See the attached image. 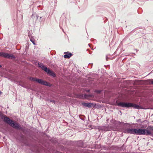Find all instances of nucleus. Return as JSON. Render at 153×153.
Instances as JSON below:
<instances>
[{
	"label": "nucleus",
	"instance_id": "obj_24",
	"mask_svg": "<svg viewBox=\"0 0 153 153\" xmlns=\"http://www.w3.org/2000/svg\"><path fill=\"white\" fill-rule=\"evenodd\" d=\"M20 86H21L22 87H24V88H25V85H23L20 84Z\"/></svg>",
	"mask_w": 153,
	"mask_h": 153
},
{
	"label": "nucleus",
	"instance_id": "obj_21",
	"mask_svg": "<svg viewBox=\"0 0 153 153\" xmlns=\"http://www.w3.org/2000/svg\"><path fill=\"white\" fill-rule=\"evenodd\" d=\"M93 64L92 63H90L88 65V67L89 68H91L92 67Z\"/></svg>",
	"mask_w": 153,
	"mask_h": 153
},
{
	"label": "nucleus",
	"instance_id": "obj_15",
	"mask_svg": "<svg viewBox=\"0 0 153 153\" xmlns=\"http://www.w3.org/2000/svg\"><path fill=\"white\" fill-rule=\"evenodd\" d=\"M83 143L81 140L78 141L76 143V146L79 147L83 148Z\"/></svg>",
	"mask_w": 153,
	"mask_h": 153
},
{
	"label": "nucleus",
	"instance_id": "obj_29",
	"mask_svg": "<svg viewBox=\"0 0 153 153\" xmlns=\"http://www.w3.org/2000/svg\"><path fill=\"white\" fill-rule=\"evenodd\" d=\"M124 59H123V60H122L123 62V60H124Z\"/></svg>",
	"mask_w": 153,
	"mask_h": 153
},
{
	"label": "nucleus",
	"instance_id": "obj_11",
	"mask_svg": "<svg viewBox=\"0 0 153 153\" xmlns=\"http://www.w3.org/2000/svg\"><path fill=\"white\" fill-rule=\"evenodd\" d=\"M94 104L92 103H89L85 102H82V105L83 106L89 108L91 107Z\"/></svg>",
	"mask_w": 153,
	"mask_h": 153
},
{
	"label": "nucleus",
	"instance_id": "obj_14",
	"mask_svg": "<svg viewBox=\"0 0 153 153\" xmlns=\"http://www.w3.org/2000/svg\"><path fill=\"white\" fill-rule=\"evenodd\" d=\"M124 146V143L123 146L120 147H118L117 146H113V149L115 150H124L123 147Z\"/></svg>",
	"mask_w": 153,
	"mask_h": 153
},
{
	"label": "nucleus",
	"instance_id": "obj_1",
	"mask_svg": "<svg viewBox=\"0 0 153 153\" xmlns=\"http://www.w3.org/2000/svg\"><path fill=\"white\" fill-rule=\"evenodd\" d=\"M0 117H1V119L5 123L9 124L10 126L15 129L22 130L26 136L32 138L30 129L22 127L19 123L1 114H0Z\"/></svg>",
	"mask_w": 153,
	"mask_h": 153
},
{
	"label": "nucleus",
	"instance_id": "obj_22",
	"mask_svg": "<svg viewBox=\"0 0 153 153\" xmlns=\"http://www.w3.org/2000/svg\"><path fill=\"white\" fill-rule=\"evenodd\" d=\"M49 100L51 102H52L54 103H55V100Z\"/></svg>",
	"mask_w": 153,
	"mask_h": 153
},
{
	"label": "nucleus",
	"instance_id": "obj_5",
	"mask_svg": "<svg viewBox=\"0 0 153 153\" xmlns=\"http://www.w3.org/2000/svg\"><path fill=\"white\" fill-rule=\"evenodd\" d=\"M113 121L112 126L116 130L120 131L122 134L124 133V129L123 127H122L121 123L119 121L115 120H112Z\"/></svg>",
	"mask_w": 153,
	"mask_h": 153
},
{
	"label": "nucleus",
	"instance_id": "obj_25",
	"mask_svg": "<svg viewBox=\"0 0 153 153\" xmlns=\"http://www.w3.org/2000/svg\"><path fill=\"white\" fill-rule=\"evenodd\" d=\"M106 58L107 60H108V56L107 55L106 56Z\"/></svg>",
	"mask_w": 153,
	"mask_h": 153
},
{
	"label": "nucleus",
	"instance_id": "obj_20",
	"mask_svg": "<svg viewBox=\"0 0 153 153\" xmlns=\"http://www.w3.org/2000/svg\"><path fill=\"white\" fill-rule=\"evenodd\" d=\"M30 41L31 42H32L33 43V45H36V44L35 43V41L33 39H30Z\"/></svg>",
	"mask_w": 153,
	"mask_h": 153
},
{
	"label": "nucleus",
	"instance_id": "obj_17",
	"mask_svg": "<svg viewBox=\"0 0 153 153\" xmlns=\"http://www.w3.org/2000/svg\"><path fill=\"white\" fill-rule=\"evenodd\" d=\"M117 105L119 106L124 108V102H119L118 103Z\"/></svg>",
	"mask_w": 153,
	"mask_h": 153
},
{
	"label": "nucleus",
	"instance_id": "obj_26",
	"mask_svg": "<svg viewBox=\"0 0 153 153\" xmlns=\"http://www.w3.org/2000/svg\"><path fill=\"white\" fill-rule=\"evenodd\" d=\"M2 94V92H1V91H0V95L1 94Z\"/></svg>",
	"mask_w": 153,
	"mask_h": 153
},
{
	"label": "nucleus",
	"instance_id": "obj_13",
	"mask_svg": "<svg viewBox=\"0 0 153 153\" xmlns=\"http://www.w3.org/2000/svg\"><path fill=\"white\" fill-rule=\"evenodd\" d=\"M74 153H83V149L81 148H75L74 150Z\"/></svg>",
	"mask_w": 153,
	"mask_h": 153
},
{
	"label": "nucleus",
	"instance_id": "obj_30",
	"mask_svg": "<svg viewBox=\"0 0 153 153\" xmlns=\"http://www.w3.org/2000/svg\"><path fill=\"white\" fill-rule=\"evenodd\" d=\"M126 123H125V126L126 125Z\"/></svg>",
	"mask_w": 153,
	"mask_h": 153
},
{
	"label": "nucleus",
	"instance_id": "obj_34",
	"mask_svg": "<svg viewBox=\"0 0 153 153\" xmlns=\"http://www.w3.org/2000/svg\"><path fill=\"white\" fill-rule=\"evenodd\" d=\"M123 42V40L121 42Z\"/></svg>",
	"mask_w": 153,
	"mask_h": 153
},
{
	"label": "nucleus",
	"instance_id": "obj_7",
	"mask_svg": "<svg viewBox=\"0 0 153 153\" xmlns=\"http://www.w3.org/2000/svg\"><path fill=\"white\" fill-rule=\"evenodd\" d=\"M0 56L8 59H15L16 56L13 54L4 52H0Z\"/></svg>",
	"mask_w": 153,
	"mask_h": 153
},
{
	"label": "nucleus",
	"instance_id": "obj_6",
	"mask_svg": "<svg viewBox=\"0 0 153 153\" xmlns=\"http://www.w3.org/2000/svg\"><path fill=\"white\" fill-rule=\"evenodd\" d=\"M16 136V138L18 139L20 141L24 143L26 145L28 146L27 140L25 138V136L23 135L21 133L19 134L18 131H17L15 132Z\"/></svg>",
	"mask_w": 153,
	"mask_h": 153
},
{
	"label": "nucleus",
	"instance_id": "obj_10",
	"mask_svg": "<svg viewBox=\"0 0 153 153\" xmlns=\"http://www.w3.org/2000/svg\"><path fill=\"white\" fill-rule=\"evenodd\" d=\"M64 53L65 54L64 55L63 57L65 58L69 59L73 55V54L71 53L68 51Z\"/></svg>",
	"mask_w": 153,
	"mask_h": 153
},
{
	"label": "nucleus",
	"instance_id": "obj_23",
	"mask_svg": "<svg viewBox=\"0 0 153 153\" xmlns=\"http://www.w3.org/2000/svg\"><path fill=\"white\" fill-rule=\"evenodd\" d=\"M149 80L151 82V83L153 84V79H150Z\"/></svg>",
	"mask_w": 153,
	"mask_h": 153
},
{
	"label": "nucleus",
	"instance_id": "obj_27",
	"mask_svg": "<svg viewBox=\"0 0 153 153\" xmlns=\"http://www.w3.org/2000/svg\"><path fill=\"white\" fill-rule=\"evenodd\" d=\"M2 67V65H0V68H1Z\"/></svg>",
	"mask_w": 153,
	"mask_h": 153
},
{
	"label": "nucleus",
	"instance_id": "obj_19",
	"mask_svg": "<svg viewBox=\"0 0 153 153\" xmlns=\"http://www.w3.org/2000/svg\"><path fill=\"white\" fill-rule=\"evenodd\" d=\"M79 118L82 120L84 121L85 119V116L84 115H82L81 117H79Z\"/></svg>",
	"mask_w": 153,
	"mask_h": 153
},
{
	"label": "nucleus",
	"instance_id": "obj_12",
	"mask_svg": "<svg viewBox=\"0 0 153 153\" xmlns=\"http://www.w3.org/2000/svg\"><path fill=\"white\" fill-rule=\"evenodd\" d=\"M89 97V95L86 94H81L79 95V98L82 99H88Z\"/></svg>",
	"mask_w": 153,
	"mask_h": 153
},
{
	"label": "nucleus",
	"instance_id": "obj_33",
	"mask_svg": "<svg viewBox=\"0 0 153 153\" xmlns=\"http://www.w3.org/2000/svg\"><path fill=\"white\" fill-rule=\"evenodd\" d=\"M62 30L64 32V30H63L62 29Z\"/></svg>",
	"mask_w": 153,
	"mask_h": 153
},
{
	"label": "nucleus",
	"instance_id": "obj_8",
	"mask_svg": "<svg viewBox=\"0 0 153 153\" xmlns=\"http://www.w3.org/2000/svg\"><path fill=\"white\" fill-rule=\"evenodd\" d=\"M125 107H132L134 108L139 109V106L138 105L132 103L125 102Z\"/></svg>",
	"mask_w": 153,
	"mask_h": 153
},
{
	"label": "nucleus",
	"instance_id": "obj_9",
	"mask_svg": "<svg viewBox=\"0 0 153 153\" xmlns=\"http://www.w3.org/2000/svg\"><path fill=\"white\" fill-rule=\"evenodd\" d=\"M146 130V135H151L152 134L151 131H153V126H149Z\"/></svg>",
	"mask_w": 153,
	"mask_h": 153
},
{
	"label": "nucleus",
	"instance_id": "obj_18",
	"mask_svg": "<svg viewBox=\"0 0 153 153\" xmlns=\"http://www.w3.org/2000/svg\"><path fill=\"white\" fill-rule=\"evenodd\" d=\"M95 92L98 94H100L102 92V90H96L94 91Z\"/></svg>",
	"mask_w": 153,
	"mask_h": 153
},
{
	"label": "nucleus",
	"instance_id": "obj_2",
	"mask_svg": "<svg viewBox=\"0 0 153 153\" xmlns=\"http://www.w3.org/2000/svg\"><path fill=\"white\" fill-rule=\"evenodd\" d=\"M146 129L142 128H128L125 130V133L131 134L145 135H146Z\"/></svg>",
	"mask_w": 153,
	"mask_h": 153
},
{
	"label": "nucleus",
	"instance_id": "obj_4",
	"mask_svg": "<svg viewBox=\"0 0 153 153\" xmlns=\"http://www.w3.org/2000/svg\"><path fill=\"white\" fill-rule=\"evenodd\" d=\"M29 79L31 81L35 82L37 83L49 87H51L52 86V84L42 79L33 77H30Z\"/></svg>",
	"mask_w": 153,
	"mask_h": 153
},
{
	"label": "nucleus",
	"instance_id": "obj_28",
	"mask_svg": "<svg viewBox=\"0 0 153 153\" xmlns=\"http://www.w3.org/2000/svg\"><path fill=\"white\" fill-rule=\"evenodd\" d=\"M36 63H37V62H35V64H36Z\"/></svg>",
	"mask_w": 153,
	"mask_h": 153
},
{
	"label": "nucleus",
	"instance_id": "obj_16",
	"mask_svg": "<svg viewBox=\"0 0 153 153\" xmlns=\"http://www.w3.org/2000/svg\"><path fill=\"white\" fill-rule=\"evenodd\" d=\"M39 17V16H38V15L36 13H33L31 16L32 18L33 19H34L35 18H36V20L38 19Z\"/></svg>",
	"mask_w": 153,
	"mask_h": 153
},
{
	"label": "nucleus",
	"instance_id": "obj_31",
	"mask_svg": "<svg viewBox=\"0 0 153 153\" xmlns=\"http://www.w3.org/2000/svg\"><path fill=\"white\" fill-rule=\"evenodd\" d=\"M40 19H41L42 18V17H40Z\"/></svg>",
	"mask_w": 153,
	"mask_h": 153
},
{
	"label": "nucleus",
	"instance_id": "obj_32",
	"mask_svg": "<svg viewBox=\"0 0 153 153\" xmlns=\"http://www.w3.org/2000/svg\"><path fill=\"white\" fill-rule=\"evenodd\" d=\"M88 45L90 47V44H88Z\"/></svg>",
	"mask_w": 153,
	"mask_h": 153
},
{
	"label": "nucleus",
	"instance_id": "obj_3",
	"mask_svg": "<svg viewBox=\"0 0 153 153\" xmlns=\"http://www.w3.org/2000/svg\"><path fill=\"white\" fill-rule=\"evenodd\" d=\"M38 67L41 68L45 72L47 73V74L55 78L56 76V74L52 71L49 68L45 65H44L42 63H38Z\"/></svg>",
	"mask_w": 153,
	"mask_h": 153
}]
</instances>
